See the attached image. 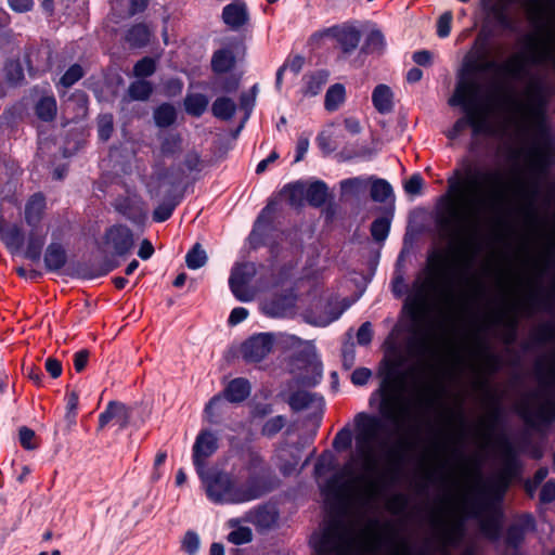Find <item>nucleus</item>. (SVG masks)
Masks as SVG:
<instances>
[{
  "label": "nucleus",
  "instance_id": "nucleus-14",
  "mask_svg": "<svg viewBox=\"0 0 555 555\" xmlns=\"http://www.w3.org/2000/svg\"><path fill=\"white\" fill-rule=\"evenodd\" d=\"M112 421H114L120 429H125L130 421V409L119 401H109L105 410L99 416V427L102 429Z\"/></svg>",
  "mask_w": 555,
  "mask_h": 555
},
{
  "label": "nucleus",
  "instance_id": "nucleus-9",
  "mask_svg": "<svg viewBox=\"0 0 555 555\" xmlns=\"http://www.w3.org/2000/svg\"><path fill=\"white\" fill-rule=\"evenodd\" d=\"M104 244L112 254L124 257L128 255L134 246L133 233L127 225H112L105 231Z\"/></svg>",
  "mask_w": 555,
  "mask_h": 555
},
{
  "label": "nucleus",
  "instance_id": "nucleus-62",
  "mask_svg": "<svg viewBox=\"0 0 555 555\" xmlns=\"http://www.w3.org/2000/svg\"><path fill=\"white\" fill-rule=\"evenodd\" d=\"M5 75L10 82L17 83L24 79V72L17 61H10L5 65Z\"/></svg>",
  "mask_w": 555,
  "mask_h": 555
},
{
  "label": "nucleus",
  "instance_id": "nucleus-5",
  "mask_svg": "<svg viewBox=\"0 0 555 555\" xmlns=\"http://www.w3.org/2000/svg\"><path fill=\"white\" fill-rule=\"evenodd\" d=\"M245 468L248 470L245 480V500L259 498L278 486V479L272 470L263 463L260 454L251 449H245Z\"/></svg>",
  "mask_w": 555,
  "mask_h": 555
},
{
  "label": "nucleus",
  "instance_id": "nucleus-23",
  "mask_svg": "<svg viewBox=\"0 0 555 555\" xmlns=\"http://www.w3.org/2000/svg\"><path fill=\"white\" fill-rule=\"evenodd\" d=\"M235 65V54L231 47H224L216 51L211 59V67L216 74H225Z\"/></svg>",
  "mask_w": 555,
  "mask_h": 555
},
{
  "label": "nucleus",
  "instance_id": "nucleus-40",
  "mask_svg": "<svg viewBox=\"0 0 555 555\" xmlns=\"http://www.w3.org/2000/svg\"><path fill=\"white\" fill-rule=\"evenodd\" d=\"M221 395L232 404H240L243 402V378L237 377L230 380L225 385Z\"/></svg>",
  "mask_w": 555,
  "mask_h": 555
},
{
  "label": "nucleus",
  "instance_id": "nucleus-43",
  "mask_svg": "<svg viewBox=\"0 0 555 555\" xmlns=\"http://www.w3.org/2000/svg\"><path fill=\"white\" fill-rule=\"evenodd\" d=\"M392 195L391 185L384 179H373L371 185V198L374 202L384 203Z\"/></svg>",
  "mask_w": 555,
  "mask_h": 555
},
{
  "label": "nucleus",
  "instance_id": "nucleus-45",
  "mask_svg": "<svg viewBox=\"0 0 555 555\" xmlns=\"http://www.w3.org/2000/svg\"><path fill=\"white\" fill-rule=\"evenodd\" d=\"M385 40L380 30H372L365 39L364 44L361 48L363 53H379L384 49Z\"/></svg>",
  "mask_w": 555,
  "mask_h": 555
},
{
  "label": "nucleus",
  "instance_id": "nucleus-28",
  "mask_svg": "<svg viewBox=\"0 0 555 555\" xmlns=\"http://www.w3.org/2000/svg\"><path fill=\"white\" fill-rule=\"evenodd\" d=\"M154 121L159 128H168L177 119V111L170 103H163L155 108L153 114Z\"/></svg>",
  "mask_w": 555,
  "mask_h": 555
},
{
  "label": "nucleus",
  "instance_id": "nucleus-29",
  "mask_svg": "<svg viewBox=\"0 0 555 555\" xmlns=\"http://www.w3.org/2000/svg\"><path fill=\"white\" fill-rule=\"evenodd\" d=\"M511 482V476L506 473H501L488 486V493L491 502L499 503L503 500Z\"/></svg>",
  "mask_w": 555,
  "mask_h": 555
},
{
  "label": "nucleus",
  "instance_id": "nucleus-59",
  "mask_svg": "<svg viewBox=\"0 0 555 555\" xmlns=\"http://www.w3.org/2000/svg\"><path fill=\"white\" fill-rule=\"evenodd\" d=\"M116 209L132 222H140L143 219V214L140 209L131 207L128 199L122 201L116 207Z\"/></svg>",
  "mask_w": 555,
  "mask_h": 555
},
{
  "label": "nucleus",
  "instance_id": "nucleus-41",
  "mask_svg": "<svg viewBox=\"0 0 555 555\" xmlns=\"http://www.w3.org/2000/svg\"><path fill=\"white\" fill-rule=\"evenodd\" d=\"M345 100V88L341 83L333 85L325 94L324 105L327 111H335Z\"/></svg>",
  "mask_w": 555,
  "mask_h": 555
},
{
  "label": "nucleus",
  "instance_id": "nucleus-60",
  "mask_svg": "<svg viewBox=\"0 0 555 555\" xmlns=\"http://www.w3.org/2000/svg\"><path fill=\"white\" fill-rule=\"evenodd\" d=\"M24 234L17 227L10 228L4 236L5 244L9 248H21L24 244Z\"/></svg>",
  "mask_w": 555,
  "mask_h": 555
},
{
  "label": "nucleus",
  "instance_id": "nucleus-10",
  "mask_svg": "<svg viewBox=\"0 0 555 555\" xmlns=\"http://www.w3.org/2000/svg\"><path fill=\"white\" fill-rule=\"evenodd\" d=\"M514 197L519 202L520 211L530 220L534 225H538V215L533 209V203L538 195V188L535 184L525 182L519 176L516 178V188L513 192Z\"/></svg>",
  "mask_w": 555,
  "mask_h": 555
},
{
  "label": "nucleus",
  "instance_id": "nucleus-19",
  "mask_svg": "<svg viewBox=\"0 0 555 555\" xmlns=\"http://www.w3.org/2000/svg\"><path fill=\"white\" fill-rule=\"evenodd\" d=\"M44 267L50 272H59L67 262V254L61 243L52 242L43 255Z\"/></svg>",
  "mask_w": 555,
  "mask_h": 555
},
{
  "label": "nucleus",
  "instance_id": "nucleus-24",
  "mask_svg": "<svg viewBox=\"0 0 555 555\" xmlns=\"http://www.w3.org/2000/svg\"><path fill=\"white\" fill-rule=\"evenodd\" d=\"M435 526L442 528V541L443 545H455L463 537V525L456 522L452 526H447L444 517L440 514L434 519Z\"/></svg>",
  "mask_w": 555,
  "mask_h": 555
},
{
  "label": "nucleus",
  "instance_id": "nucleus-38",
  "mask_svg": "<svg viewBox=\"0 0 555 555\" xmlns=\"http://www.w3.org/2000/svg\"><path fill=\"white\" fill-rule=\"evenodd\" d=\"M207 260V254L199 243H196L185 255V263L191 270L204 267Z\"/></svg>",
  "mask_w": 555,
  "mask_h": 555
},
{
  "label": "nucleus",
  "instance_id": "nucleus-42",
  "mask_svg": "<svg viewBox=\"0 0 555 555\" xmlns=\"http://www.w3.org/2000/svg\"><path fill=\"white\" fill-rule=\"evenodd\" d=\"M501 453L504 461L505 469L503 473L512 475V472L517 466V451L515 447L507 440L501 441Z\"/></svg>",
  "mask_w": 555,
  "mask_h": 555
},
{
  "label": "nucleus",
  "instance_id": "nucleus-18",
  "mask_svg": "<svg viewBox=\"0 0 555 555\" xmlns=\"http://www.w3.org/2000/svg\"><path fill=\"white\" fill-rule=\"evenodd\" d=\"M333 36L336 39L344 54H350L359 46L361 33L352 26L335 28Z\"/></svg>",
  "mask_w": 555,
  "mask_h": 555
},
{
  "label": "nucleus",
  "instance_id": "nucleus-36",
  "mask_svg": "<svg viewBox=\"0 0 555 555\" xmlns=\"http://www.w3.org/2000/svg\"><path fill=\"white\" fill-rule=\"evenodd\" d=\"M189 178L190 176L186 173L185 169L181 165L170 166L160 177V179H163L172 189L180 186Z\"/></svg>",
  "mask_w": 555,
  "mask_h": 555
},
{
  "label": "nucleus",
  "instance_id": "nucleus-37",
  "mask_svg": "<svg viewBox=\"0 0 555 555\" xmlns=\"http://www.w3.org/2000/svg\"><path fill=\"white\" fill-rule=\"evenodd\" d=\"M501 415H502V406L500 404V400L494 399L493 404L489 411L488 418L482 422V426H483L482 437L486 441V444L489 442L491 431L493 430L495 424L500 421Z\"/></svg>",
  "mask_w": 555,
  "mask_h": 555
},
{
  "label": "nucleus",
  "instance_id": "nucleus-58",
  "mask_svg": "<svg viewBox=\"0 0 555 555\" xmlns=\"http://www.w3.org/2000/svg\"><path fill=\"white\" fill-rule=\"evenodd\" d=\"M500 64L493 60H488L486 55H482V59L479 61L472 62L468 65V70L472 73H486L495 70L499 73Z\"/></svg>",
  "mask_w": 555,
  "mask_h": 555
},
{
  "label": "nucleus",
  "instance_id": "nucleus-30",
  "mask_svg": "<svg viewBox=\"0 0 555 555\" xmlns=\"http://www.w3.org/2000/svg\"><path fill=\"white\" fill-rule=\"evenodd\" d=\"M229 287L238 301H243V262L236 260L229 276Z\"/></svg>",
  "mask_w": 555,
  "mask_h": 555
},
{
  "label": "nucleus",
  "instance_id": "nucleus-8",
  "mask_svg": "<svg viewBox=\"0 0 555 555\" xmlns=\"http://www.w3.org/2000/svg\"><path fill=\"white\" fill-rule=\"evenodd\" d=\"M304 451V443L296 442L293 444L282 443L275 453L276 466L281 474L284 477H288L297 472V466L301 460V454ZM314 455V450L310 453V455L305 460L301 465V468L298 469V473L309 464L311 457Z\"/></svg>",
  "mask_w": 555,
  "mask_h": 555
},
{
  "label": "nucleus",
  "instance_id": "nucleus-4",
  "mask_svg": "<svg viewBox=\"0 0 555 555\" xmlns=\"http://www.w3.org/2000/svg\"><path fill=\"white\" fill-rule=\"evenodd\" d=\"M480 83L474 78L461 79L455 88L454 94L449 99L451 106L461 105L468 113V126L473 128V134L490 132L489 114L490 108L478 102Z\"/></svg>",
  "mask_w": 555,
  "mask_h": 555
},
{
  "label": "nucleus",
  "instance_id": "nucleus-35",
  "mask_svg": "<svg viewBox=\"0 0 555 555\" xmlns=\"http://www.w3.org/2000/svg\"><path fill=\"white\" fill-rule=\"evenodd\" d=\"M182 195L180 196H171L160 203L153 211V220L155 222H164L168 220L172 214L177 205L180 203Z\"/></svg>",
  "mask_w": 555,
  "mask_h": 555
},
{
  "label": "nucleus",
  "instance_id": "nucleus-63",
  "mask_svg": "<svg viewBox=\"0 0 555 555\" xmlns=\"http://www.w3.org/2000/svg\"><path fill=\"white\" fill-rule=\"evenodd\" d=\"M180 147V139L177 135H167L160 144V152L165 156H171L178 152Z\"/></svg>",
  "mask_w": 555,
  "mask_h": 555
},
{
  "label": "nucleus",
  "instance_id": "nucleus-49",
  "mask_svg": "<svg viewBox=\"0 0 555 555\" xmlns=\"http://www.w3.org/2000/svg\"><path fill=\"white\" fill-rule=\"evenodd\" d=\"M352 444V430L349 425L341 428L333 440V448L337 452H343L351 448Z\"/></svg>",
  "mask_w": 555,
  "mask_h": 555
},
{
  "label": "nucleus",
  "instance_id": "nucleus-3",
  "mask_svg": "<svg viewBox=\"0 0 555 555\" xmlns=\"http://www.w3.org/2000/svg\"><path fill=\"white\" fill-rule=\"evenodd\" d=\"M234 438H229L232 450L220 467L198 477L208 500L215 504H240L243 502V453L236 449Z\"/></svg>",
  "mask_w": 555,
  "mask_h": 555
},
{
  "label": "nucleus",
  "instance_id": "nucleus-46",
  "mask_svg": "<svg viewBox=\"0 0 555 555\" xmlns=\"http://www.w3.org/2000/svg\"><path fill=\"white\" fill-rule=\"evenodd\" d=\"M551 164L550 152L545 149L534 147L530 153V165L538 171L544 172Z\"/></svg>",
  "mask_w": 555,
  "mask_h": 555
},
{
  "label": "nucleus",
  "instance_id": "nucleus-15",
  "mask_svg": "<svg viewBox=\"0 0 555 555\" xmlns=\"http://www.w3.org/2000/svg\"><path fill=\"white\" fill-rule=\"evenodd\" d=\"M499 73L514 80H525L529 76L527 55L514 53L500 64Z\"/></svg>",
  "mask_w": 555,
  "mask_h": 555
},
{
  "label": "nucleus",
  "instance_id": "nucleus-26",
  "mask_svg": "<svg viewBox=\"0 0 555 555\" xmlns=\"http://www.w3.org/2000/svg\"><path fill=\"white\" fill-rule=\"evenodd\" d=\"M152 31L144 23H138L130 27L126 34V41L133 48L145 47L151 39Z\"/></svg>",
  "mask_w": 555,
  "mask_h": 555
},
{
  "label": "nucleus",
  "instance_id": "nucleus-53",
  "mask_svg": "<svg viewBox=\"0 0 555 555\" xmlns=\"http://www.w3.org/2000/svg\"><path fill=\"white\" fill-rule=\"evenodd\" d=\"M113 115L112 114H102L98 118V134L102 141H107L113 133Z\"/></svg>",
  "mask_w": 555,
  "mask_h": 555
},
{
  "label": "nucleus",
  "instance_id": "nucleus-61",
  "mask_svg": "<svg viewBox=\"0 0 555 555\" xmlns=\"http://www.w3.org/2000/svg\"><path fill=\"white\" fill-rule=\"evenodd\" d=\"M182 548L188 555H195L199 548V537L194 531H188L182 541Z\"/></svg>",
  "mask_w": 555,
  "mask_h": 555
},
{
  "label": "nucleus",
  "instance_id": "nucleus-47",
  "mask_svg": "<svg viewBox=\"0 0 555 555\" xmlns=\"http://www.w3.org/2000/svg\"><path fill=\"white\" fill-rule=\"evenodd\" d=\"M478 353L482 360V369L488 374H494L501 369V359L486 350L483 346L479 347Z\"/></svg>",
  "mask_w": 555,
  "mask_h": 555
},
{
  "label": "nucleus",
  "instance_id": "nucleus-17",
  "mask_svg": "<svg viewBox=\"0 0 555 555\" xmlns=\"http://www.w3.org/2000/svg\"><path fill=\"white\" fill-rule=\"evenodd\" d=\"M232 403L221 393L214 396L205 406L204 413L210 424H219L231 413Z\"/></svg>",
  "mask_w": 555,
  "mask_h": 555
},
{
  "label": "nucleus",
  "instance_id": "nucleus-33",
  "mask_svg": "<svg viewBox=\"0 0 555 555\" xmlns=\"http://www.w3.org/2000/svg\"><path fill=\"white\" fill-rule=\"evenodd\" d=\"M327 186L324 182L315 181L306 191V198L314 207L322 206L327 199Z\"/></svg>",
  "mask_w": 555,
  "mask_h": 555
},
{
  "label": "nucleus",
  "instance_id": "nucleus-48",
  "mask_svg": "<svg viewBox=\"0 0 555 555\" xmlns=\"http://www.w3.org/2000/svg\"><path fill=\"white\" fill-rule=\"evenodd\" d=\"M225 526L232 531L227 535V541L235 546L243 544V518H231L227 521Z\"/></svg>",
  "mask_w": 555,
  "mask_h": 555
},
{
  "label": "nucleus",
  "instance_id": "nucleus-44",
  "mask_svg": "<svg viewBox=\"0 0 555 555\" xmlns=\"http://www.w3.org/2000/svg\"><path fill=\"white\" fill-rule=\"evenodd\" d=\"M319 400V398L308 391L300 390L294 392L288 398V404L291 408L295 411H301L304 409H307L309 405H311L314 401Z\"/></svg>",
  "mask_w": 555,
  "mask_h": 555
},
{
  "label": "nucleus",
  "instance_id": "nucleus-51",
  "mask_svg": "<svg viewBox=\"0 0 555 555\" xmlns=\"http://www.w3.org/2000/svg\"><path fill=\"white\" fill-rule=\"evenodd\" d=\"M343 194L358 196L366 189V181L361 178H351L340 182Z\"/></svg>",
  "mask_w": 555,
  "mask_h": 555
},
{
  "label": "nucleus",
  "instance_id": "nucleus-64",
  "mask_svg": "<svg viewBox=\"0 0 555 555\" xmlns=\"http://www.w3.org/2000/svg\"><path fill=\"white\" fill-rule=\"evenodd\" d=\"M540 502L543 504H548L555 501V481L548 480L546 481L540 491L539 495Z\"/></svg>",
  "mask_w": 555,
  "mask_h": 555
},
{
  "label": "nucleus",
  "instance_id": "nucleus-2",
  "mask_svg": "<svg viewBox=\"0 0 555 555\" xmlns=\"http://www.w3.org/2000/svg\"><path fill=\"white\" fill-rule=\"evenodd\" d=\"M409 353L416 363L405 372L397 373L401 361L388 363L379 387L374 392L379 398V414L396 425L417 423L425 412L440 404L443 386L433 383H417L420 372L435 370L434 359L438 354L437 338L434 333L423 326H416L408 341Z\"/></svg>",
  "mask_w": 555,
  "mask_h": 555
},
{
  "label": "nucleus",
  "instance_id": "nucleus-57",
  "mask_svg": "<svg viewBox=\"0 0 555 555\" xmlns=\"http://www.w3.org/2000/svg\"><path fill=\"white\" fill-rule=\"evenodd\" d=\"M82 67L79 64H74L61 77L60 83L65 88H69L82 78Z\"/></svg>",
  "mask_w": 555,
  "mask_h": 555
},
{
  "label": "nucleus",
  "instance_id": "nucleus-32",
  "mask_svg": "<svg viewBox=\"0 0 555 555\" xmlns=\"http://www.w3.org/2000/svg\"><path fill=\"white\" fill-rule=\"evenodd\" d=\"M222 18L232 29L240 28L243 25V4L234 2L225 5Z\"/></svg>",
  "mask_w": 555,
  "mask_h": 555
},
{
  "label": "nucleus",
  "instance_id": "nucleus-1",
  "mask_svg": "<svg viewBox=\"0 0 555 555\" xmlns=\"http://www.w3.org/2000/svg\"><path fill=\"white\" fill-rule=\"evenodd\" d=\"M488 185L475 177L462 182L449 179L448 193L440 197L442 208L437 224L452 248L435 251L428 258V274L413 284L404 308L412 320L423 323L436 310L444 324L465 314L481 292L468 276V270L481 249V235L490 224L502 222V212L511 196L498 171L485 175Z\"/></svg>",
  "mask_w": 555,
  "mask_h": 555
},
{
  "label": "nucleus",
  "instance_id": "nucleus-20",
  "mask_svg": "<svg viewBox=\"0 0 555 555\" xmlns=\"http://www.w3.org/2000/svg\"><path fill=\"white\" fill-rule=\"evenodd\" d=\"M46 233H43L40 228H30L26 238L24 257L33 262H38L41 258Z\"/></svg>",
  "mask_w": 555,
  "mask_h": 555
},
{
  "label": "nucleus",
  "instance_id": "nucleus-50",
  "mask_svg": "<svg viewBox=\"0 0 555 555\" xmlns=\"http://www.w3.org/2000/svg\"><path fill=\"white\" fill-rule=\"evenodd\" d=\"M516 306H517L516 304H513L508 309L498 312L493 317V322L498 323V324L502 323L509 331L516 332L517 326H518V320L513 314V310L516 308Z\"/></svg>",
  "mask_w": 555,
  "mask_h": 555
},
{
  "label": "nucleus",
  "instance_id": "nucleus-25",
  "mask_svg": "<svg viewBox=\"0 0 555 555\" xmlns=\"http://www.w3.org/2000/svg\"><path fill=\"white\" fill-rule=\"evenodd\" d=\"M393 93L386 85H378L372 94L374 107L380 114L390 113L393 108Z\"/></svg>",
  "mask_w": 555,
  "mask_h": 555
},
{
  "label": "nucleus",
  "instance_id": "nucleus-12",
  "mask_svg": "<svg viewBox=\"0 0 555 555\" xmlns=\"http://www.w3.org/2000/svg\"><path fill=\"white\" fill-rule=\"evenodd\" d=\"M273 336L261 333L250 337L245 341V360L259 362L266 358L272 350Z\"/></svg>",
  "mask_w": 555,
  "mask_h": 555
},
{
  "label": "nucleus",
  "instance_id": "nucleus-13",
  "mask_svg": "<svg viewBox=\"0 0 555 555\" xmlns=\"http://www.w3.org/2000/svg\"><path fill=\"white\" fill-rule=\"evenodd\" d=\"M278 519L279 511L271 503L258 506L245 517L246 521L251 522L260 531L272 529L278 524Z\"/></svg>",
  "mask_w": 555,
  "mask_h": 555
},
{
  "label": "nucleus",
  "instance_id": "nucleus-55",
  "mask_svg": "<svg viewBox=\"0 0 555 555\" xmlns=\"http://www.w3.org/2000/svg\"><path fill=\"white\" fill-rule=\"evenodd\" d=\"M186 173L191 177L193 173H198L203 169V160L196 152H189L184 156V160L181 165Z\"/></svg>",
  "mask_w": 555,
  "mask_h": 555
},
{
  "label": "nucleus",
  "instance_id": "nucleus-21",
  "mask_svg": "<svg viewBox=\"0 0 555 555\" xmlns=\"http://www.w3.org/2000/svg\"><path fill=\"white\" fill-rule=\"evenodd\" d=\"M295 305V297L292 295H280L273 297L263 305L266 314L274 318L288 315Z\"/></svg>",
  "mask_w": 555,
  "mask_h": 555
},
{
  "label": "nucleus",
  "instance_id": "nucleus-31",
  "mask_svg": "<svg viewBox=\"0 0 555 555\" xmlns=\"http://www.w3.org/2000/svg\"><path fill=\"white\" fill-rule=\"evenodd\" d=\"M57 106L53 96L41 98L35 107L36 115L43 121H52L56 115Z\"/></svg>",
  "mask_w": 555,
  "mask_h": 555
},
{
  "label": "nucleus",
  "instance_id": "nucleus-22",
  "mask_svg": "<svg viewBox=\"0 0 555 555\" xmlns=\"http://www.w3.org/2000/svg\"><path fill=\"white\" fill-rule=\"evenodd\" d=\"M272 229V217H271V208L267 206L260 216L258 217L254 230L249 235V242L253 246H257L259 244L264 243V236Z\"/></svg>",
  "mask_w": 555,
  "mask_h": 555
},
{
  "label": "nucleus",
  "instance_id": "nucleus-34",
  "mask_svg": "<svg viewBox=\"0 0 555 555\" xmlns=\"http://www.w3.org/2000/svg\"><path fill=\"white\" fill-rule=\"evenodd\" d=\"M211 111L215 117L228 120L233 117L236 106L235 103L225 96L217 98L212 103Z\"/></svg>",
  "mask_w": 555,
  "mask_h": 555
},
{
  "label": "nucleus",
  "instance_id": "nucleus-39",
  "mask_svg": "<svg viewBox=\"0 0 555 555\" xmlns=\"http://www.w3.org/2000/svg\"><path fill=\"white\" fill-rule=\"evenodd\" d=\"M153 92V86L150 81L140 79L130 83L128 94L131 100L146 101Z\"/></svg>",
  "mask_w": 555,
  "mask_h": 555
},
{
  "label": "nucleus",
  "instance_id": "nucleus-7",
  "mask_svg": "<svg viewBox=\"0 0 555 555\" xmlns=\"http://www.w3.org/2000/svg\"><path fill=\"white\" fill-rule=\"evenodd\" d=\"M217 450V436L211 430L202 429L196 436L192 448V462L198 477L210 470V468L207 467L208 460Z\"/></svg>",
  "mask_w": 555,
  "mask_h": 555
},
{
  "label": "nucleus",
  "instance_id": "nucleus-54",
  "mask_svg": "<svg viewBox=\"0 0 555 555\" xmlns=\"http://www.w3.org/2000/svg\"><path fill=\"white\" fill-rule=\"evenodd\" d=\"M156 70V64L151 57H143L138 61L133 66V74L135 77L145 78L152 76Z\"/></svg>",
  "mask_w": 555,
  "mask_h": 555
},
{
  "label": "nucleus",
  "instance_id": "nucleus-11",
  "mask_svg": "<svg viewBox=\"0 0 555 555\" xmlns=\"http://www.w3.org/2000/svg\"><path fill=\"white\" fill-rule=\"evenodd\" d=\"M534 528L535 520L531 514L519 515L506 530V546L517 550L525 541L526 533Z\"/></svg>",
  "mask_w": 555,
  "mask_h": 555
},
{
  "label": "nucleus",
  "instance_id": "nucleus-27",
  "mask_svg": "<svg viewBox=\"0 0 555 555\" xmlns=\"http://www.w3.org/2000/svg\"><path fill=\"white\" fill-rule=\"evenodd\" d=\"M209 100L202 93H190L184 99L185 112L194 117H201L207 109Z\"/></svg>",
  "mask_w": 555,
  "mask_h": 555
},
{
  "label": "nucleus",
  "instance_id": "nucleus-16",
  "mask_svg": "<svg viewBox=\"0 0 555 555\" xmlns=\"http://www.w3.org/2000/svg\"><path fill=\"white\" fill-rule=\"evenodd\" d=\"M47 208L46 197L38 192L33 194L25 204L24 219L28 227L40 228Z\"/></svg>",
  "mask_w": 555,
  "mask_h": 555
},
{
  "label": "nucleus",
  "instance_id": "nucleus-6",
  "mask_svg": "<svg viewBox=\"0 0 555 555\" xmlns=\"http://www.w3.org/2000/svg\"><path fill=\"white\" fill-rule=\"evenodd\" d=\"M527 102H522L516 99L513 94H504V104L513 113L527 114L530 116L538 117L542 113V108L545 104L543 95V88L540 81L530 80L527 89Z\"/></svg>",
  "mask_w": 555,
  "mask_h": 555
},
{
  "label": "nucleus",
  "instance_id": "nucleus-52",
  "mask_svg": "<svg viewBox=\"0 0 555 555\" xmlns=\"http://www.w3.org/2000/svg\"><path fill=\"white\" fill-rule=\"evenodd\" d=\"M390 228V221L385 218H377L371 224V234L376 242H383L386 240Z\"/></svg>",
  "mask_w": 555,
  "mask_h": 555
},
{
  "label": "nucleus",
  "instance_id": "nucleus-56",
  "mask_svg": "<svg viewBox=\"0 0 555 555\" xmlns=\"http://www.w3.org/2000/svg\"><path fill=\"white\" fill-rule=\"evenodd\" d=\"M286 424V418L282 415H278L268 420L262 426L261 434L266 437L275 436Z\"/></svg>",
  "mask_w": 555,
  "mask_h": 555
}]
</instances>
